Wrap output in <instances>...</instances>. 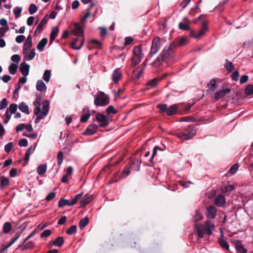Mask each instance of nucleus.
<instances>
[{
  "label": "nucleus",
  "instance_id": "3",
  "mask_svg": "<svg viewBox=\"0 0 253 253\" xmlns=\"http://www.w3.org/2000/svg\"><path fill=\"white\" fill-rule=\"evenodd\" d=\"M215 226L214 224L210 220L206 221L204 225L197 224L195 225V231L199 238H202L204 237L205 232L209 235L212 234L214 230Z\"/></svg>",
  "mask_w": 253,
  "mask_h": 253
},
{
  "label": "nucleus",
  "instance_id": "37",
  "mask_svg": "<svg viewBox=\"0 0 253 253\" xmlns=\"http://www.w3.org/2000/svg\"><path fill=\"white\" fill-rule=\"evenodd\" d=\"M18 68L17 64L11 63L8 67V71L11 75H14L16 74Z\"/></svg>",
  "mask_w": 253,
  "mask_h": 253
},
{
  "label": "nucleus",
  "instance_id": "49",
  "mask_svg": "<svg viewBox=\"0 0 253 253\" xmlns=\"http://www.w3.org/2000/svg\"><path fill=\"white\" fill-rule=\"evenodd\" d=\"M209 89L211 91H213L216 86V81L214 79L211 80L210 82L208 84Z\"/></svg>",
  "mask_w": 253,
  "mask_h": 253
},
{
  "label": "nucleus",
  "instance_id": "47",
  "mask_svg": "<svg viewBox=\"0 0 253 253\" xmlns=\"http://www.w3.org/2000/svg\"><path fill=\"white\" fill-rule=\"evenodd\" d=\"M234 189V186L232 185H228L227 186L222 188V191L223 193L226 194L230 193Z\"/></svg>",
  "mask_w": 253,
  "mask_h": 253
},
{
  "label": "nucleus",
  "instance_id": "44",
  "mask_svg": "<svg viewBox=\"0 0 253 253\" xmlns=\"http://www.w3.org/2000/svg\"><path fill=\"white\" fill-rule=\"evenodd\" d=\"M247 95H250L253 93V85L249 84L247 85L245 90Z\"/></svg>",
  "mask_w": 253,
  "mask_h": 253
},
{
  "label": "nucleus",
  "instance_id": "46",
  "mask_svg": "<svg viewBox=\"0 0 253 253\" xmlns=\"http://www.w3.org/2000/svg\"><path fill=\"white\" fill-rule=\"evenodd\" d=\"M224 66L229 72H231L234 69L233 64L230 61H227Z\"/></svg>",
  "mask_w": 253,
  "mask_h": 253
},
{
  "label": "nucleus",
  "instance_id": "26",
  "mask_svg": "<svg viewBox=\"0 0 253 253\" xmlns=\"http://www.w3.org/2000/svg\"><path fill=\"white\" fill-rule=\"evenodd\" d=\"M47 43V39L46 38L42 39L38 44L37 45V49L42 51L43 49V48L46 45Z\"/></svg>",
  "mask_w": 253,
  "mask_h": 253
},
{
  "label": "nucleus",
  "instance_id": "30",
  "mask_svg": "<svg viewBox=\"0 0 253 253\" xmlns=\"http://www.w3.org/2000/svg\"><path fill=\"white\" fill-rule=\"evenodd\" d=\"M177 111V106L174 104L169 107V108L168 109L167 114L168 116H171L173 114H175Z\"/></svg>",
  "mask_w": 253,
  "mask_h": 253
},
{
  "label": "nucleus",
  "instance_id": "5",
  "mask_svg": "<svg viewBox=\"0 0 253 253\" xmlns=\"http://www.w3.org/2000/svg\"><path fill=\"white\" fill-rule=\"evenodd\" d=\"M166 42V39L164 38L161 39L159 37H155L152 41L151 50L149 52L150 56L152 57L156 53H157L161 48L162 44L165 43Z\"/></svg>",
  "mask_w": 253,
  "mask_h": 253
},
{
  "label": "nucleus",
  "instance_id": "41",
  "mask_svg": "<svg viewBox=\"0 0 253 253\" xmlns=\"http://www.w3.org/2000/svg\"><path fill=\"white\" fill-rule=\"evenodd\" d=\"M70 202L69 200L62 198L58 202V207L62 208L65 206L68 205L69 206Z\"/></svg>",
  "mask_w": 253,
  "mask_h": 253
},
{
  "label": "nucleus",
  "instance_id": "17",
  "mask_svg": "<svg viewBox=\"0 0 253 253\" xmlns=\"http://www.w3.org/2000/svg\"><path fill=\"white\" fill-rule=\"evenodd\" d=\"M23 54L24 58L26 60H31L35 56L36 52L35 49H32L29 51L23 52Z\"/></svg>",
  "mask_w": 253,
  "mask_h": 253
},
{
  "label": "nucleus",
  "instance_id": "28",
  "mask_svg": "<svg viewBox=\"0 0 253 253\" xmlns=\"http://www.w3.org/2000/svg\"><path fill=\"white\" fill-rule=\"evenodd\" d=\"M203 218L202 214L200 210H196L195 214L193 215V220L197 222L201 220Z\"/></svg>",
  "mask_w": 253,
  "mask_h": 253
},
{
  "label": "nucleus",
  "instance_id": "13",
  "mask_svg": "<svg viewBox=\"0 0 253 253\" xmlns=\"http://www.w3.org/2000/svg\"><path fill=\"white\" fill-rule=\"evenodd\" d=\"M122 78V73L120 69L115 70L112 74V80L113 82L117 84Z\"/></svg>",
  "mask_w": 253,
  "mask_h": 253
},
{
  "label": "nucleus",
  "instance_id": "61",
  "mask_svg": "<svg viewBox=\"0 0 253 253\" xmlns=\"http://www.w3.org/2000/svg\"><path fill=\"white\" fill-rule=\"evenodd\" d=\"M51 234V231L50 230L46 229L44 230L42 234L41 235V238L47 237L50 236Z\"/></svg>",
  "mask_w": 253,
  "mask_h": 253
},
{
  "label": "nucleus",
  "instance_id": "21",
  "mask_svg": "<svg viewBox=\"0 0 253 253\" xmlns=\"http://www.w3.org/2000/svg\"><path fill=\"white\" fill-rule=\"evenodd\" d=\"M74 34L76 36H82L83 35V29L79 23H76L75 25Z\"/></svg>",
  "mask_w": 253,
  "mask_h": 253
},
{
  "label": "nucleus",
  "instance_id": "24",
  "mask_svg": "<svg viewBox=\"0 0 253 253\" xmlns=\"http://www.w3.org/2000/svg\"><path fill=\"white\" fill-rule=\"evenodd\" d=\"M36 88L38 91H42L46 89V86L42 80H39L37 82Z\"/></svg>",
  "mask_w": 253,
  "mask_h": 253
},
{
  "label": "nucleus",
  "instance_id": "60",
  "mask_svg": "<svg viewBox=\"0 0 253 253\" xmlns=\"http://www.w3.org/2000/svg\"><path fill=\"white\" fill-rule=\"evenodd\" d=\"M106 113L108 114H110L111 113L112 114H116V111L115 110V108L112 106H109L108 107V108L106 109Z\"/></svg>",
  "mask_w": 253,
  "mask_h": 253
},
{
  "label": "nucleus",
  "instance_id": "10",
  "mask_svg": "<svg viewBox=\"0 0 253 253\" xmlns=\"http://www.w3.org/2000/svg\"><path fill=\"white\" fill-rule=\"evenodd\" d=\"M216 209L214 207L211 206L207 209L206 215L208 218L213 219L216 216Z\"/></svg>",
  "mask_w": 253,
  "mask_h": 253
},
{
  "label": "nucleus",
  "instance_id": "62",
  "mask_svg": "<svg viewBox=\"0 0 253 253\" xmlns=\"http://www.w3.org/2000/svg\"><path fill=\"white\" fill-rule=\"evenodd\" d=\"M90 114L89 113H86L82 115L81 118V121L83 123L86 122L89 118Z\"/></svg>",
  "mask_w": 253,
  "mask_h": 253
},
{
  "label": "nucleus",
  "instance_id": "57",
  "mask_svg": "<svg viewBox=\"0 0 253 253\" xmlns=\"http://www.w3.org/2000/svg\"><path fill=\"white\" fill-rule=\"evenodd\" d=\"M13 147V143L9 142L4 146V150L6 153H9L12 149Z\"/></svg>",
  "mask_w": 253,
  "mask_h": 253
},
{
  "label": "nucleus",
  "instance_id": "1",
  "mask_svg": "<svg viewBox=\"0 0 253 253\" xmlns=\"http://www.w3.org/2000/svg\"><path fill=\"white\" fill-rule=\"evenodd\" d=\"M174 46L172 44L165 46L160 55L153 62V65L158 66L164 61L173 59L174 56Z\"/></svg>",
  "mask_w": 253,
  "mask_h": 253
},
{
  "label": "nucleus",
  "instance_id": "40",
  "mask_svg": "<svg viewBox=\"0 0 253 253\" xmlns=\"http://www.w3.org/2000/svg\"><path fill=\"white\" fill-rule=\"evenodd\" d=\"M51 77V72L49 70H46L44 71V74L43 75V79L46 82H48L50 80Z\"/></svg>",
  "mask_w": 253,
  "mask_h": 253
},
{
  "label": "nucleus",
  "instance_id": "54",
  "mask_svg": "<svg viewBox=\"0 0 253 253\" xmlns=\"http://www.w3.org/2000/svg\"><path fill=\"white\" fill-rule=\"evenodd\" d=\"M8 102L6 98L2 99L0 102V110L4 109L7 106Z\"/></svg>",
  "mask_w": 253,
  "mask_h": 253
},
{
  "label": "nucleus",
  "instance_id": "43",
  "mask_svg": "<svg viewBox=\"0 0 253 253\" xmlns=\"http://www.w3.org/2000/svg\"><path fill=\"white\" fill-rule=\"evenodd\" d=\"M160 81V79L157 78H154L148 82L147 83V85L151 86V87H154Z\"/></svg>",
  "mask_w": 253,
  "mask_h": 253
},
{
  "label": "nucleus",
  "instance_id": "11",
  "mask_svg": "<svg viewBox=\"0 0 253 253\" xmlns=\"http://www.w3.org/2000/svg\"><path fill=\"white\" fill-rule=\"evenodd\" d=\"M99 126L95 124H92L88 126L84 133L86 135H92L94 134Z\"/></svg>",
  "mask_w": 253,
  "mask_h": 253
},
{
  "label": "nucleus",
  "instance_id": "33",
  "mask_svg": "<svg viewBox=\"0 0 253 253\" xmlns=\"http://www.w3.org/2000/svg\"><path fill=\"white\" fill-rule=\"evenodd\" d=\"M47 169V166L46 165H40L37 169L38 173L41 175L45 173Z\"/></svg>",
  "mask_w": 253,
  "mask_h": 253
},
{
  "label": "nucleus",
  "instance_id": "42",
  "mask_svg": "<svg viewBox=\"0 0 253 253\" xmlns=\"http://www.w3.org/2000/svg\"><path fill=\"white\" fill-rule=\"evenodd\" d=\"M218 242L222 248L228 250L229 246L228 243L225 240L222 238H219Z\"/></svg>",
  "mask_w": 253,
  "mask_h": 253
},
{
  "label": "nucleus",
  "instance_id": "53",
  "mask_svg": "<svg viewBox=\"0 0 253 253\" xmlns=\"http://www.w3.org/2000/svg\"><path fill=\"white\" fill-rule=\"evenodd\" d=\"M17 104L13 103V104H11L10 105L8 110V111H9L11 114H14L17 110Z\"/></svg>",
  "mask_w": 253,
  "mask_h": 253
},
{
  "label": "nucleus",
  "instance_id": "35",
  "mask_svg": "<svg viewBox=\"0 0 253 253\" xmlns=\"http://www.w3.org/2000/svg\"><path fill=\"white\" fill-rule=\"evenodd\" d=\"M236 249L238 252L241 253H247V250L244 248L239 241H237L236 244Z\"/></svg>",
  "mask_w": 253,
  "mask_h": 253
},
{
  "label": "nucleus",
  "instance_id": "14",
  "mask_svg": "<svg viewBox=\"0 0 253 253\" xmlns=\"http://www.w3.org/2000/svg\"><path fill=\"white\" fill-rule=\"evenodd\" d=\"M47 19H46L45 17H44L41 21L40 24L38 25L35 31L34 35L35 36H38L41 32L42 31V29L43 26L47 23Z\"/></svg>",
  "mask_w": 253,
  "mask_h": 253
},
{
  "label": "nucleus",
  "instance_id": "8",
  "mask_svg": "<svg viewBox=\"0 0 253 253\" xmlns=\"http://www.w3.org/2000/svg\"><path fill=\"white\" fill-rule=\"evenodd\" d=\"M196 133V129L193 127L189 126L182 132L177 133L176 135L179 138L187 140L192 138Z\"/></svg>",
  "mask_w": 253,
  "mask_h": 253
},
{
  "label": "nucleus",
  "instance_id": "23",
  "mask_svg": "<svg viewBox=\"0 0 253 253\" xmlns=\"http://www.w3.org/2000/svg\"><path fill=\"white\" fill-rule=\"evenodd\" d=\"M78 41V39H75L73 40V42H72L71 46L73 49L78 50V49H80L82 47L83 43H84V39H83L80 41V43L79 45L77 44Z\"/></svg>",
  "mask_w": 253,
  "mask_h": 253
},
{
  "label": "nucleus",
  "instance_id": "55",
  "mask_svg": "<svg viewBox=\"0 0 253 253\" xmlns=\"http://www.w3.org/2000/svg\"><path fill=\"white\" fill-rule=\"evenodd\" d=\"M63 154L61 151H60L57 155V164L58 165H61L63 161Z\"/></svg>",
  "mask_w": 253,
  "mask_h": 253
},
{
  "label": "nucleus",
  "instance_id": "36",
  "mask_svg": "<svg viewBox=\"0 0 253 253\" xmlns=\"http://www.w3.org/2000/svg\"><path fill=\"white\" fill-rule=\"evenodd\" d=\"M11 229L12 225L9 222H6L2 228L3 232L6 234L8 233L11 230Z\"/></svg>",
  "mask_w": 253,
  "mask_h": 253
},
{
  "label": "nucleus",
  "instance_id": "15",
  "mask_svg": "<svg viewBox=\"0 0 253 253\" xmlns=\"http://www.w3.org/2000/svg\"><path fill=\"white\" fill-rule=\"evenodd\" d=\"M30 66L25 62H22L21 64L20 71L21 74L25 77H26L29 74Z\"/></svg>",
  "mask_w": 253,
  "mask_h": 253
},
{
  "label": "nucleus",
  "instance_id": "22",
  "mask_svg": "<svg viewBox=\"0 0 253 253\" xmlns=\"http://www.w3.org/2000/svg\"><path fill=\"white\" fill-rule=\"evenodd\" d=\"M225 202V199L223 195H218L215 199V204L218 207L222 206Z\"/></svg>",
  "mask_w": 253,
  "mask_h": 253
},
{
  "label": "nucleus",
  "instance_id": "38",
  "mask_svg": "<svg viewBox=\"0 0 253 253\" xmlns=\"http://www.w3.org/2000/svg\"><path fill=\"white\" fill-rule=\"evenodd\" d=\"M64 243V240L62 237H58L53 242L52 244L54 246L61 247Z\"/></svg>",
  "mask_w": 253,
  "mask_h": 253
},
{
  "label": "nucleus",
  "instance_id": "4",
  "mask_svg": "<svg viewBox=\"0 0 253 253\" xmlns=\"http://www.w3.org/2000/svg\"><path fill=\"white\" fill-rule=\"evenodd\" d=\"M140 163L141 162L138 160H134L133 161H131L130 163L129 167L125 168L122 171L121 174L120 175L119 179L109 182V184H111L114 182H117L119 179L126 178V176H128L130 173V169L132 167V166L135 164H136V166L134 168V169L135 170L139 171L140 167Z\"/></svg>",
  "mask_w": 253,
  "mask_h": 253
},
{
  "label": "nucleus",
  "instance_id": "50",
  "mask_svg": "<svg viewBox=\"0 0 253 253\" xmlns=\"http://www.w3.org/2000/svg\"><path fill=\"white\" fill-rule=\"evenodd\" d=\"M38 10L37 6L35 4H31L29 8V12L30 14H33Z\"/></svg>",
  "mask_w": 253,
  "mask_h": 253
},
{
  "label": "nucleus",
  "instance_id": "7",
  "mask_svg": "<svg viewBox=\"0 0 253 253\" xmlns=\"http://www.w3.org/2000/svg\"><path fill=\"white\" fill-rule=\"evenodd\" d=\"M94 104L96 106H104L109 103V97L103 92L100 91L95 98Z\"/></svg>",
  "mask_w": 253,
  "mask_h": 253
},
{
  "label": "nucleus",
  "instance_id": "18",
  "mask_svg": "<svg viewBox=\"0 0 253 253\" xmlns=\"http://www.w3.org/2000/svg\"><path fill=\"white\" fill-rule=\"evenodd\" d=\"M92 199V195L86 194L80 202L81 207H85L87 204L91 201Z\"/></svg>",
  "mask_w": 253,
  "mask_h": 253
},
{
  "label": "nucleus",
  "instance_id": "56",
  "mask_svg": "<svg viewBox=\"0 0 253 253\" xmlns=\"http://www.w3.org/2000/svg\"><path fill=\"white\" fill-rule=\"evenodd\" d=\"M21 11H22V8L18 7V6L16 7L14 9V13L15 14V16L16 18H18L19 17V16L21 13Z\"/></svg>",
  "mask_w": 253,
  "mask_h": 253
},
{
  "label": "nucleus",
  "instance_id": "19",
  "mask_svg": "<svg viewBox=\"0 0 253 253\" xmlns=\"http://www.w3.org/2000/svg\"><path fill=\"white\" fill-rule=\"evenodd\" d=\"M35 243L33 241H29L27 243H25L23 245H22V244L20 245L18 247L19 248H22V250H26L28 249H31L35 247Z\"/></svg>",
  "mask_w": 253,
  "mask_h": 253
},
{
  "label": "nucleus",
  "instance_id": "59",
  "mask_svg": "<svg viewBox=\"0 0 253 253\" xmlns=\"http://www.w3.org/2000/svg\"><path fill=\"white\" fill-rule=\"evenodd\" d=\"M239 168V166H238V165L236 164L235 165H234L229 169V172L231 174H234L236 172V170L238 169Z\"/></svg>",
  "mask_w": 253,
  "mask_h": 253
},
{
  "label": "nucleus",
  "instance_id": "39",
  "mask_svg": "<svg viewBox=\"0 0 253 253\" xmlns=\"http://www.w3.org/2000/svg\"><path fill=\"white\" fill-rule=\"evenodd\" d=\"M88 218L87 217H85L82 219L79 222V227L82 229H83L88 223Z\"/></svg>",
  "mask_w": 253,
  "mask_h": 253
},
{
  "label": "nucleus",
  "instance_id": "51",
  "mask_svg": "<svg viewBox=\"0 0 253 253\" xmlns=\"http://www.w3.org/2000/svg\"><path fill=\"white\" fill-rule=\"evenodd\" d=\"M38 232L37 229H35L31 234H30L23 241L22 243V245H23L28 240H29L30 238L35 236Z\"/></svg>",
  "mask_w": 253,
  "mask_h": 253
},
{
  "label": "nucleus",
  "instance_id": "63",
  "mask_svg": "<svg viewBox=\"0 0 253 253\" xmlns=\"http://www.w3.org/2000/svg\"><path fill=\"white\" fill-rule=\"evenodd\" d=\"M56 196V193L55 192H52L49 193L45 198V200L47 201H50L55 198Z\"/></svg>",
  "mask_w": 253,
  "mask_h": 253
},
{
  "label": "nucleus",
  "instance_id": "27",
  "mask_svg": "<svg viewBox=\"0 0 253 253\" xmlns=\"http://www.w3.org/2000/svg\"><path fill=\"white\" fill-rule=\"evenodd\" d=\"M143 73V69L137 68L133 72V78L135 80H138L141 76Z\"/></svg>",
  "mask_w": 253,
  "mask_h": 253
},
{
  "label": "nucleus",
  "instance_id": "45",
  "mask_svg": "<svg viewBox=\"0 0 253 253\" xmlns=\"http://www.w3.org/2000/svg\"><path fill=\"white\" fill-rule=\"evenodd\" d=\"M157 107L159 109L161 113L164 112H166L167 113L168 106L166 104H158Z\"/></svg>",
  "mask_w": 253,
  "mask_h": 253
},
{
  "label": "nucleus",
  "instance_id": "48",
  "mask_svg": "<svg viewBox=\"0 0 253 253\" xmlns=\"http://www.w3.org/2000/svg\"><path fill=\"white\" fill-rule=\"evenodd\" d=\"M77 231V226L76 225H72L66 231V233L68 235H72L75 233Z\"/></svg>",
  "mask_w": 253,
  "mask_h": 253
},
{
  "label": "nucleus",
  "instance_id": "25",
  "mask_svg": "<svg viewBox=\"0 0 253 253\" xmlns=\"http://www.w3.org/2000/svg\"><path fill=\"white\" fill-rule=\"evenodd\" d=\"M9 184V180L8 178L3 176L0 177V188L1 189L5 188Z\"/></svg>",
  "mask_w": 253,
  "mask_h": 253
},
{
  "label": "nucleus",
  "instance_id": "12",
  "mask_svg": "<svg viewBox=\"0 0 253 253\" xmlns=\"http://www.w3.org/2000/svg\"><path fill=\"white\" fill-rule=\"evenodd\" d=\"M32 45V39L31 35H29L26 40L23 47V52L29 51Z\"/></svg>",
  "mask_w": 253,
  "mask_h": 253
},
{
  "label": "nucleus",
  "instance_id": "29",
  "mask_svg": "<svg viewBox=\"0 0 253 253\" xmlns=\"http://www.w3.org/2000/svg\"><path fill=\"white\" fill-rule=\"evenodd\" d=\"M19 109L21 112L25 113L26 114H29L28 106L23 102H21L19 105Z\"/></svg>",
  "mask_w": 253,
  "mask_h": 253
},
{
  "label": "nucleus",
  "instance_id": "16",
  "mask_svg": "<svg viewBox=\"0 0 253 253\" xmlns=\"http://www.w3.org/2000/svg\"><path fill=\"white\" fill-rule=\"evenodd\" d=\"M230 91V89L228 88L217 91L215 93V98L216 100H218L219 99L223 97L226 94L229 93Z\"/></svg>",
  "mask_w": 253,
  "mask_h": 253
},
{
  "label": "nucleus",
  "instance_id": "9",
  "mask_svg": "<svg viewBox=\"0 0 253 253\" xmlns=\"http://www.w3.org/2000/svg\"><path fill=\"white\" fill-rule=\"evenodd\" d=\"M95 118L100 123L98 125L99 127H106L109 125L108 118L103 114L98 113L96 115Z\"/></svg>",
  "mask_w": 253,
  "mask_h": 253
},
{
  "label": "nucleus",
  "instance_id": "20",
  "mask_svg": "<svg viewBox=\"0 0 253 253\" xmlns=\"http://www.w3.org/2000/svg\"><path fill=\"white\" fill-rule=\"evenodd\" d=\"M59 33V28L58 27H55L52 28L50 36V42L49 43L51 44L53 41L57 37Z\"/></svg>",
  "mask_w": 253,
  "mask_h": 253
},
{
  "label": "nucleus",
  "instance_id": "34",
  "mask_svg": "<svg viewBox=\"0 0 253 253\" xmlns=\"http://www.w3.org/2000/svg\"><path fill=\"white\" fill-rule=\"evenodd\" d=\"M35 148H33L32 146L30 147L28 150H27L25 156L24 158V160L26 162H28L30 159V155L34 152Z\"/></svg>",
  "mask_w": 253,
  "mask_h": 253
},
{
  "label": "nucleus",
  "instance_id": "52",
  "mask_svg": "<svg viewBox=\"0 0 253 253\" xmlns=\"http://www.w3.org/2000/svg\"><path fill=\"white\" fill-rule=\"evenodd\" d=\"M178 27H179V28L181 30H185V31L190 30V27L187 23L180 22L178 24Z\"/></svg>",
  "mask_w": 253,
  "mask_h": 253
},
{
  "label": "nucleus",
  "instance_id": "58",
  "mask_svg": "<svg viewBox=\"0 0 253 253\" xmlns=\"http://www.w3.org/2000/svg\"><path fill=\"white\" fill-rule=\"evenodd\" d=\"M11 60L18 64L20 61V57L18 54H14L11 56Z\"/></svg>",
  "mask_w": 253,
  "mask_h": 253
},
{
  "label": "nucleus",
  "instance_id": "6",
  "mask_svg": "<svg viewBox=\"0 0 253 253\" xmlns=\"http://www.w3.org/2000/svg\"><path fill=\"white\" fill-rule=\"evenodd\" d=\"M142 49L140 45L135 46L133 50V54L131 57V65L133 67L138 64L143 57Z\"/></svg>",
  "mask_w": 253,
  "mask_h": 253
},
{
  "label": "nucleus",
  "instance_id": "2",
  "mask_svg": "<svg viewBox=\"0 0 253 253\" xmlns=\"http://www.w3.org/2000/svg\"><path fill=\"white\" fill-rule=\"evenodd\" d=\"M35 108L34 110V114L37 116L35 120V124H38L40 120L45 117L48 114L49 111V103L45 100L42 104V111H41V99L37 98L34 102Z\"/></svg>",
  "mask_w": 253,
  "mask_h": 253
},
{
  "label": "nucleus",
  "instance_id": "64",
  "mask_svg": "<svg viewBox=\"0 0 253 253\" xmlns=\"http://www.w3.org/2000/svg\"><path fill=\"white\" fill-rule=\"evenodd\" d=\"M25 40V37L24 35L17 36L15 39V41L17 43H21Z\"/></svg>",
  "mask_w": 253,
  "mask_h": 253
},
{
  "label": "nucleus",
  "instance_id": "32",
  "mask_svg": "<svg viewBox=\"0 0 253 253\" xmlns=\"http://www.w3.org/2000/svg\"><path fill=\"white\" fill-rule=\"evenodd\" d=\"M208 29V27L206 24L204 23L203 24L202 28L199 31V33L196 34V36H195V39H198L200 38L202 36L204 35L206 33V31Z\"/></svg>",
  "mask_w": 253,
  "mask_h": 253
},
{
  "label": "nucleus",
  "instance_id": "31",
  "mask_svg": "<svg viewBox=\"0 0 253 253\" xmlns=\"http://www.w3.org/2000/svg\"><path fill=\"white\" fill-rule=\"evenodd\" d=\"M208 29V27L206 24L204 23L203 24L202 28L199 31V33L196 34V36H195V39H198L200 38L202 36L204 35L206 33V31Z\"/></svg>",
  "mask_w": 253,
  "mask_h": 253
}]
</instances>
